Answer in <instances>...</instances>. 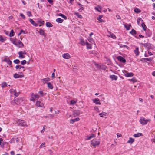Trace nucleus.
Returning <instances> with one entry per match:
<instances>
[{
	"label": "nucleus",
	"instance_id": "nucleus-37",
	"mask_svg": "<svg viewBox=\"0 0 155 155\" xmlns=\"http://www.w3.org/2000/svg\"><path fill=\"white\" fill-rule=\"evenodd\" d=\"M46 26L49 27H51L52 26V25L49 22H47L46 23Z\"/></svg>",
	"mask_w": 155,
	"mask_h": 155
},
{
	"label": "nucleus",
	"instance_id": "nucleus-54",
	"mask_svg": "<svg viewBox=\"0 0 155 155\" xmlns=\"http://www.w3.org/2000/svg\"><path fill=\"white\" fill-rule=\"evenodd\" d=\"M26 60H24L21 61V64L22 65H24L26 63Z\"/></svg>",
	"mask_w": 155,
	"mask_h": 155
},
{
	"label": "nucleus",
	"instance_id": "nucleus-11",
	"mask_svg": "<svg viewBox=\"0 0 155 155\" xmlns=\"http://www.w3.org/2000/svg\"><path fill=\"white\" fill-rule=\"evenodd\" d=\"M16 45H18L19 47L23 46H24L23 43L19 40H18Z\"/></svg>",
	"mask_w": 155,
	"mask_h": 155
},
{
	"label": "nucleus",
	"instance_id": "nucleus-20",
	"mask_svg": "<svg viewBox=\"0 0 155 155\" xmlns=\"http://www.w3.org/2000/svg\"><path fill=\"white\" fill-rule=\"evenodd\" d=\"M99 101V99L97 98H96L93 100V102L94 103L96 104L101 105V103L100 102H98Z\"/></svg>",
	"mask_w": 155,
	"mask_h": 155
},
{
	"label": "nucleus",
	"instance_id": "nucleus-42",
	"mask_svg": "<svg viewBox=\"0 0 155 155\" xmlns=\"http://www.w3.org/2000/svg\"><path fill=\"white\" fill-rule=\"evenodd\" d=\"M18 41V40L17 39H13L12 40V41L13 44H14L16 45L17 43V42Z\"/></svg>",
	"mask_w": 155,
	"mask_h": 155
},
{
	"label": "nucleus",
	"instance_id": "nucleus-64",
	"mask_svg": "<svg viewBox=\"0 0 155 155\" xmlns=\"http://www.w3.org/2000/svg\"><path fill=\"white\" fill-rule=\"evenodd\" d=\"M117 136L118 138L121 137L122 136L121 134L119 133H117Z\"/></svg>",
	"mask_w": 155,
	"mask_h": 155
},
{
	"label": "nucleus",
	"instance_id": "nucleus-32",
	"mask_svg": "<svg viewBox=\"0 0 155 155\" xmlns=\"http://www.w3.org/2000/svg\"><path fill=\"white\" fill-rule=\"evenodd\" d=\"M15 68L16 69H20L21 68H24V67L20 65H17L16 66Z\"/></svg>",
	"mask_w": 155,
	"mask_h": 155
},
{
	"label": "nucleus",
	"instance_id": "nucleus-60",
	"mask_svg": "<svg viewBox=\"0 0 155 155\" xmlns=\"http://www.w3.org/2000/svg\"><path fill=\"white\" fill-rule=\"evenodd\" d=\"M45 144V143H43L39 147L40 148H41L43 147H45V146H43Z\"/></svg>",
	"mask_w": 155,
	"mask_h": 155
},
{
	"label": "nucleus",
	"instance_id": "nucleus-28",
	"mask_svg": "<svg viewBox=\"0 0 155 155\" xmlns=\"http://www.w3.org/2000/svg\"><path fill=\"white\" fill-rule=\"evenodd\" d=\"M31 94L35 98V99H38L40 97V96H39L36 94H34V93H32Z\"/></svg>",
	"mask_w": 155,
	"mask_h": 155
},
{
	"label": "nucleus",
	"instance_id": "nucleus-9",
	"mask_svg": "<svg viewBox=\"0 0 155 155\" xmlns=\"http://www.w3.org/2000/svg\"><path fill=\"white\" fill-rule=\"evenodd\" d=\"M50 79L49 78H45L41 80L42 82L44 84L49 83L48 81H49Z\"/></svg>",
	"mask_w": 155,
	"mask_h": 155
},
{
	"label": "nucleus",
	"instance_id": "nucleus-36",
	"mask_svg": "<svg viewBox=\"0 0 155 155\" xmlns=\"http://www.w3.org/2000/svg\"><path fill=\"white\" fill-rule=\"evenodd\" d=\"M143 21V20L141 19V18H138L137 20V22L138 24L140 25V22L141 21V22H142Z\"/></svg>",
	"mask_w": 155,
	"mask_h": 155
},
{
	"label": "nucleus",
	"instance_id": "nucleus-15",
	"mask_svg": "<svg viewBox=\"0 0 155 155\" xmlns=\"http://www.w3.org/2000/svg\"><path fill=\"white\" fill-rule=\"evenodd\" d=\"M107 36L108 37H111L114 39H115L116 38V36L114 34L110 32L109 33L108 35H107Z\"/></svg>",
	"mask_w": 155,
	"mask_h": 155
},
{
	"label": "nucleus",
	"instance_id": "nucleus-14",
	"mask_svg": "<svg viewBox=\"0 0 155 155\" xmlns=\"http://www.w3.org/2000/svg\"><path fill=\"white\" fill-rule=\"evenodd\" d=\"M63 57L65 59H68L70 58V56L68 53L64 54L62 55Z\"/></svg>",
	"mask_w": 155,
	"mask_h": 155
},
{
	"label": "nucleus",
	"instance_id": "nucleus-58",
	"mask_svg": "<svg viewBox=\"0 0 155 155\" xmlns=\"http://www.w3.org/2000/svg\"><path fill=\"white\" fill-rule=\"evenodd\" d=\"M144 59L145 60H146L148 61H152V59L151 58H144Z\"/></svg>",
	"mask_w": 155,
	"mask_h": 155
},
{
	"label": "nucleus",
	"instance_id": "nucleus-10",
	"mask_svg": "<svg viewBox=\"0 0 155 155\" xmlns=\"http://www.w3.org/2000/svg\"><path fill=\"white\" fill-rule=\"evenodd\" d=\"M81 114V111L78 110H75L73 112V114L75 116H77Z\"/></svg>",
	"mask_w": 155,
	"mask_h": 155
},
{
	"label": "nucleus",
	"instance_id": "nucleus-30",
	"mask_svg": "<svg viewBox=\"0 0 155 155\" xmlns=\"http://www.w3.org/2000/svg\"><path fill=\"white\" fill-rule=\"evenodd\" d=\"M18 54L19 55V58H25V56H24L23 54H21V52L20 51L18 53Z\"/></svg>",
	"mask_w": 155,
	"mask_h": 155
},
{
	"label": "nucleus",
	"instance_id": "nucleus-31",
	"mask_svg": "<svg viewBox=\"0 0 155 155\" xmlns=\"http://www.w3.org/2000/svg\"><path fill=\"white\" fill-rule=\"evenodd\" d=\"M141 25L144 30L145 31L147 27L145 24L143 22L141 23Z\"/></svg>",
	"mask_w": 155,
	"mask_h": 155
},
{
	"label": "nucleus",
	"instance_id": "nucleus-13",
	"mask_svg": "<svg viewBox=\"0 0 155 155\" xmlns=\"http://www.w3.org/2000/svg\"><path fill=\"white\" fill-rule=\"evenodd\" d=\"M80 120V119L78 117H77L74 119H71L70 120V123L71 124H73L76 121H78Z\"/></svg>",
	"mask_w": 155,
	"mask_h": 155
},
{
	"label": "nucleus",
	"instance_id": "nucleus-34",
	"mask_svg": "<svg viewBox=\"0 0 155 155\" xmlns=\"http://www.w3.org/2000/svg\"><path fill=\"white\" fill-rule=\"evenodd\" d=\"M80 44L82 45H84L86 44V43L84 42L83 39L82 38L80 39Z\"/></svg>",
	"mask_w": 155,
	"mask_h": 155
},
{
	"label": "nucleus",
	"instance_id": "nucleus-44",
	"mask_svg": "<svg viewBox=\"0 0 155 155\" xmlns=\"http://www.w3.org/2000/svg\"><path fill=\"white\" fill-rule=\"evenodd\" d=\"M47 128V127L46 125H44L43 126V129L41 130V132L42 133H43L45 130Z\"/></svg>",
	"mask_w": 155,
	"mask_h": 155
},
{
	"label": "nucleus",
	"instance_id": "nucleus-41",
	"mask_svg": "<svg viewBox=\"0 0 155 155\" xmlns=\"http://www.w3.org/2000/svg\"><path fill=\"white\" fill-rule=\"evenodd\" d=\"M7 86V83L5 82H3L2 83V88L6 87Z\"/></svg>",
	"mask_w": 155,
	"mask_h": 155
},
{
	"label": "nucleus",
	"instance_id": "nucleus-17",
	"mask_svg": "<svg viewBox=\"0 0 155 155\" xmlns=\"http://www.w3.org/2000/svg\"><path fill=\"white\" fill-rule=\"evenodd\" d=\"M94 9H95V10L99 12H101V10L102 9V7L100 6L99 5H98L96 7H95L94 8Z\"/></svg>",
	"mask_w": 155,
	"mask_h": 155
},
{
	"label": "nucleus",
	"instance_id": "nucleus-48",
	"mask_svg": "<svg viewBox=\"0 0 155 155\" xmlns=\"http://www.w3.org/2000/svg\"><path fill=\"white\" fill-rule=\"evenodd\" d=\"M141 44L144 47L147 48L149 47V45L148 43H141Z\"/></svg>",
	"mask_w": 155,
	"mask_h": 155
},
{
	"label": "nucleus",
	"instance_id": "nucleus-1",
	"mask_svg": "<svg viewBox=\"0 0 155 155\" xmlns=\"http://www.w3.org/2000/svg\"><path fill=\"white\" fill-rule=\"evenodd\" d=\"M151 121L150 119H146L145 118L143 117H140L139 120L140 122L143 125L147 124L148 122H150Z\"/></svg>",
	"mask_w": 155,
	"mask_h": 155
},
{
	"label": "nucleus",
	"instance_id": "nucleus-59",
	"mask_svg": "<svg viewBox=\"0 0 155 155\" xmlns=\"http://www.w3.org/2000/svg\"><path fill=\"white\" fill-rule=\"evenodd\" d=\"M120 47H126L127 48V46L125 45H122L121 44L120 45Z\"/></svg>",
	"mask_w": 155,
	"mask_h": 155
},
{
	"label": "nucleus",
	"instance_id": "nucleus-63",
	"mask_svg": "<svg viewBox=\"0 0 155 155\" xmlns=\"http://www.w3.org/2000/svg\"><path fill=\"white\" fill-rule=\"evenodd\" d=\"M51 77L52 78H55V74L54 73H53L52 74Z\"/></svg>",
	"mask_w": 155,
	"mask_h": 155
},
{
	"label": "nucleus",
	"instance_id": "nucleus-25",
	"mask_svg": "<svg viewBox=\"0 0 155 155\" xmlns=\"http://www.w3.org/2000/svg\"><path fill=\"white\" fill-rule=\"evenodd\" d=\"M47 87L51 89H52L53 88V86L50 82L47 83Z\"/></svg>",
	"mask_w": 155,
	"mask_h": 155
},
{
	"label": "nucleus",
	"instance_id": "nucleus-55",
	"mask_svg": "<svg viewBox=\"0 0 155 155\" xmlns=\"http://www.w3.org/2000/svg\"><path fill=\"white\" fill-rule=\"evenodd\" d=\"M35 99H36L31 94V97L30 100L31 101H33L34 102H35Z\"/></svg>",
	"mask_w": 155,
	"mask_h": 155
},
{
	"label": "nucleus",
	"instance_id": "nucleus-61",
	"mask_svg": "<svg viewBox=\"0 0 155 155\" xmlns=\"http://www.w3.org/2000/svg\"><path fill=\"white\" fill-rule=\"evenodd\" d=\"M22 32H23L24 34L25 33V32L23 30H21L20 31V33L18 34V35L19 36L22 33Z\"/></svg>",
	"mask_w": 155,
	"mask_h": 155
},
{
	"label": "nucleus",
	"instance_id": "nucleus-38",
	"mask_svg": "<svg viewBox=\"0 0 155 155\" xmlns=\"http://www.w3.org/2000/svg\"><path fill=\"white\" fill-rule=\"evenodd\" d=\"M88 40L91 44H92L94 43V40L92 38L89 37L88 38Z\"/></svg>",
	"mask_w": 155,
	"mask_h": 155
},
{
	"label": "nucleus",
	"instance_id": "nucleus-24",
	"mask_svg": "<svg viewBox=\"0 0 155 155\" xmlns=\"http://www.w3.org/2000/svg\"><path fill=\"white\" fill-rule=\"evenodd\" d=\"M86 45L87 46V48L88 49H91L92 48V44H89L88 43L86 42Z\"/></svg>",
	"mask_w": 155,
	"mask_h": 155
},
{
	"label": "nucleus",
	"instance_id": "nucleus-3",
	"mask_svg": "<svg viewBox=\"0 0 155 155\" xmlns=\"http://www.w3.org/2000/svg\"><path fill=\"white\" fill-rule=\"evenodd\" d=\"M17 124L19 126H27V125H26V122L23 120H19L17 122Z\"/></svg>",
	"mask_w": 155,
	"mask_h": 155
},
{
	"label": "nucleus",
	"instance_id": "nucleus-23",
	"mask_svg": "<svg viewBox=\"0 0 155 155\" xmlns=\"http://www.w3.org/2000/svg\"><path fill=\"white\" fill-rule=\"evenodd\" d=\"M4 61L7 62V63L9 65H11L12 64L11 61L10 60L9 58H5L4 60Z\"/></svg>",
	"mask_w": 155,
	"mask_h": 155
},
{
	"label": "nucleus",
	"instance_id": "nucleus-6",
	"mask_svg": "<svg viewBox=\"0 0 155 155\" xmlns=\"http://www.w3.org/2000/svg\"><path fill=\"white\" fill-rule=\"evenodd\" d=\"M117 59L119 61L123 63H124L126 62V60L121 56H118L117 57Z\"/></svg>",
	"mask_w": 155,
	"mask_h": 155
},
{
	"label": "nucleus",
	"instance_id": "nucleus-27",
	"mask_svg": "<svg viewBox=\"0 0 155 155\" xmlns=\"http://www.w3.org/2000/svg\"><path fill=\"white\" fill-rule=\"evenodd\" d=\"M103 16L102 15H100L97 17V19L100 21L101 22H104V21L102 19H101V18H102Z\"/></svg>",
	"mask_w": 155,
	"mask_h": 155
},
{
	"label": "nucleus",
	"instance_id": "nucleus-39",
	"mask_svg": "<svg viewBox=\"0 0 155 155\" xmlns=\"http://www.w3.org/2000/svg\"><path fill=\"white\" fill-rule=\"evenodd\" d=\"M74 14L78 16V17L80 18H82V15L80 14H79L78 13V12H75Z\"/></svg>",
	"mask_w": 155,
	"mask_h": 155
},
{
	"label": "nucleus",
	"instance_id": "nucleus-5",
	"mask_svg": "<svg viewBox=\"0 0 155 155\" xmlns=\"http://www.w3.org/2000/svg\"><path fill=\"white\" fill-rule=\"evenodd\" d=\"M124 75H125V76L126 77H133L134 75V74L132 73H129V72H127V71H126L125 70L124 71Z\"/></svg>",
	"mask_w": 155,
	"mask_h": 155
},
{
	"label": "nucleus",
	"instance_id": "nucleus-19",
	"mask_svg": "<svg viewBox=\"0 0 155 155\" xmlns=\"http://www.w3.org/2000/svg\"><path fill=\"white\" fill-rule=\"evenodd\" d=\"M134 139L130 137L129 140L127 141V143L130 144H132L134 142Z\"/></svg>",
	"mask_w": 155,
	"mask_h": 155
},
{
	"label": "nucleus",
	"instance_id": "nucleus-50",
	"mask_svg": "<svg viewBox=\"0 0 155 155\" xmlns=\"http://www.w3.org/2000/svg\"><path fill=\"white\" fill-rule=\"evenodd\" d=\"M14 62L15 64H18L20 63V61L18 59H15L14 61Z\"/></svg>",
	"mask_w": 155,
	"mask_h": 155
},
{
	"label": "nucleus",
	"instance_id": "nucleus-53",
	"mask_svg": "<svg viewBox=\"0 0 155 155\" xmlns=\"http://www.w3.org/2000/svg\"><path fill=\"white\" fill-rule=\"evenodd\" d=\"M38 93L41 95V96H40L41 97H42L43 96L44 93H43V92L42 91H40L38 92Z\"/></svg>",
	"mask_w": 155,
	"mask_h": 155
},
{
	"label": "nucleus",
	"instance_id": "nucleus-18",
	"mask_svg": "<svg viewBox=\"0 0 155 155\" xmlns=\"http://www.w3.org/2000/svg\"><path fill=\"white\" fill-rule=\"evenodd\" d=\"M39 33L41 35H43L44 36H45V35H46L45 33V32L44 30H43L41 29H39Z\"/></svg>",
	"mask_w": 155,
	"mask_h": 155
},
{
	"label": "nucleus",
	"instance_id": "nucleus-33",
	"mask_svg": "<svg viewBox=\"0 0 155 155\" xmlns=\"http://www.w3.org/2000/svg\"><path fill=\"white\" fill-rule=\"evenodd\" d=\"M3 139L1 138H0V146H1L2 147H3L5 144L4 143H2L3 142Z\"/></svg>",
	"mask_w": 155,
	"mask_h": 155
},
{
	"label": "nucleus",
	"instance_id": "nucleus-4",
	"mask_svg": "<svg viewBox=\"0 0 155 155\" xmlns=\"http://www.w3.org/2000/svg\"><path fill=\"white\" fill-rule=\"evenodd\" d=\"M23 101V99L21 97L15 99V103L17 105H19Z\"/></svg>",
	"mask_w": 155,
	"mask_h": 155
},
{
	"label": "nucleus",
	"instance_id": "nucleus-35",
	"mask_svg": "<svg viewBox=\"0 0 155 155\" xmlns=\"http://www.w3.org/2000/svg\"><path fill=\"white\" fill-rule=\"evenodd\" d=\"M95 136L94 134H92L91 135V136H90L89 137H88L86 139L87 140H90L91 138H93L94 137H95Z\"/></svg>",
	"mask_w": 155,
	"mask_h": 155
},
{
	"label": "nucleus",
	"instance_id": "nucleus-40",
	"mask_svg": "<svg viewBox=\"0 0 155 155\" xmlns=\"http://www.w3.org/2000/svg\"><path fill=\"white\" fill-rule=\"evenodd\" d=\"M58 15L63 18L65 19H67V17L64 15L63 14H62L61 13H60V14H58Z\"/></svg>",
	"mask_w": 155,
	"mask_h": 155
},
{
	"label": "nucleus",
	"instance_id": "nucleus-51",
	"mask_svg": "<svg viewBox=\"0 0 155 155\" xmlns=\"http://www.w3.org/2000/svg\"><path fill=\"white\" fill-rule=\"evenodd\" d=\"M76 101H75V100H71L70 101V104H71L74 105V104H75L76 103Z\"/></svg>",
	"mask_w": 155,
	"mask_h": 155
},
{
	"label": "nucleus",
	"instance_id": "nucleus-2",
	"mask_svg": "<svg viewBox=\"0 0 155 155\" xmlns=\"http://www.w3.org/2000/svg\"><path fill=\"white\" fill-rule=\"evenodd\" d=\"M100 142L97 139H93L91 141V146L95 147L96 146H98L100 144Z\"/></svg>",
	"mask_w": 155,
	"mask_h": 155
},
{
	"label": "nucleus",
	"instance_id": "nucleus-57",
	"mask_svg": "<svg viewBox=\"0 0 155 155\" xmlns=\"http://www.w3.org/2000/svg\"><path fill=\"white\" fill-rule=\"evenodd\" d=\"M0 41L2 42H3L4 41L3 38L1 36H0Z\"/></svg>",
	"mask_w": 155,
	"mask_h": 155
},
{
	"label": "nucleus",
	"instance_id": "nucleus-21",
	"mask_svg": "<svg viewBox=\"0 0 155 155\" xmlns=\"http://www.w3.org/2000/svg\"><path fill=\"white\" fill-rule=\"evenodd\" d=\"M29 21L34 26H37L38 25L32 19H30Z\"/></svg>",
	"mask_w": 155,
	"mask_h": 155
},
{
	"label": "nucleus",
	"instance_id": "nucleus-16",
	"mask_svg": "<svg viewBox=\"0 0 155 155\" xmlns=\"http://www.w3.org/2000/svg\"><path fill=\"white\" fill-rule=\"evenodd\" d=\"M109 77L111 78L112 80H117L118 77L117 76L114 75H111Z\"/></svg>",
	"mask_w": 155,
	"mask_h": 155
},
{
	"label": "nucleus",
	"instance_id": "nucleus-26",
	"mask_svg": "<svg viewBox=\"0 0 155 155\" xmlns=\"http://www.w3.org/2000/svg\"><path fill=\"white\" fill-rule=\"evenodd\" d=\"M124 26L125 27V28H126V29L127 30H129L130 29V27L131 26V25L130 24H124Z\"/></svg>",
	"mask_w": 155,
	"mask_h": 155
},
{
	"label": "nucleus",
	"instance_id": "nucleus-29",
	"mask_svg": "<svg viewBox=\"0 0 155 155\" xmlns=\"http://www.w3.org/2000/svg\"><path fill=\"white\" fill-rule=\"evenodd\" d=\"M63 20L61 18H58L56 19V21L58 23H61L63 21Z\"/></svg>",
	"mask_w": 155,
	"mask_h": 155
},
{
	"label": "nucleus",
	"instance_id": "nucleus-49",
	"mask_svg": "<svg viewBox=\"0 0 155 155\" xmlns=\"http://www.w3.org/2000/svg\"><path fill=\"white\" fill-rule=\"evenodd\" d=\"M134 11L136 13H138L140 12L141 10L138 8H136L134 10Z\"/></svg>",
	"mask_w": 155,
	"mask_h": 155
},
{
	"label": "nucleus",
	"instance_id": "nucleus-22",
	"mask_svg": "<svg viewBox=\"0 0 155 155\" xmlns=\"http://www.w3.org/2000/svg\"><path fill=\"white\" fill-rule=\"evenodd\" d=\"M133 136L135 137H137L140 136H143V134L140 133H138L137 134H134Z\"/></svg>",
	"mask_w": 155,
	"mask_h": 155
},
{
	"label": "nucleus",
	"instance_id": "nucleus-43",
	"mask_svg": "<svg viewBox=\"0 0 155 155\" xmlns=\"http://www.w3.org/2000/svg\"><path fill=\"white\" fill-rule=\"evenodd\" d=\"M107 113L105 112H103V113H101L99 114L100 116L101 117H103L104 116H106Z\"/></svg>",
	"mask_w": 155,
	"mask_h": 155
},
{
	"label": "nucleus",
	"instance_id": "nucleus-62",
	"mask_svg": "<svg viewBox=\"0 0 155 155\" xmlns=\"http://www.w3.org/2000/svg\"><path fill=\"white\" fill-rule=\"evenodd\" d=\"M20 15L24 19H25V16L22 13H21L20 14Z\"/></svg>",
	"mask_w": 155,
	"mask_h": 155
},
{
	"label": "nucleus",
	"instance_id": "nucleus-56",
	"mask_svg": "<svg viewBox=\"0 0 155 155\" xmlns=\"http://www.w3.org/2000/svg\"><path fill=\"white\" fill-rule=\"evenodd\" d=\"M94 109L96 111L99 112V109L96 106H95L94 107Z\"/></svg>",
	"mask_w": 155,
	"mask_h": 155
},
{
	"label": "nucleus",
	"instance_id": "nucleus-8",
	"mask_svg": "<svg viewBox=\"0 0 155 155\" xmlns=\"http://www.w3.org/2000/svg\"><path fill=\"white\" fill-rule=\"evenodd\" d=\"M36 105L37 106L41 107H44V105L42 103H41L40 101H36Z\"/></svg>",
	"mask_w": 155,
	"mask_h": 155
},
{
	"label": "nucleus",
	"instance_id": "nucleus-47",
	"mask_svg": "<svg viewBox=\"0 0 155 155\" xmlns=\"http://www.w3.org/2000/svg\"><path fill=\"white\" fill-rule=\"evenodd\" d=\"M130 33L132 35H134L136 33V32L134 29H132L130 31Z\"/></svg>",
	"mask_w": 155,
	"mask_h": 155
},
{
	"label": "nucleus",
	"instance_id": "nucleus-46",
	"mask_svg": "<svg viewBox=\"0 0 155 155\" xmlns=\"http://www.w3.org/2000/svg\"><path fill=\"white\" fill-rule=\"evenodd\" d=\"M129 80L132 81L133 83L134 82H136L137 81V80L136 79L134 78H132V79H129Z\"/></svg>",
	"mask_w": 155,
	"mask_h": 155
},
{
	"label": "nucleus",
	"instance_id": "nucleus-7",
	"mask_svg": "<svg viewBox=\"0 0 155 155\" xmlns=\"http://www.w3.org/2000/svg\"><path fill=\"white\" fill-rule=\"evenodd\" d=\"M14 78H21L24 77V74L19 75L18 74L16 73L14 75Z\"/></svg>",
	"mask_w": 155,
	"mask_h": 155
},
{
	"label": "nucleus",
	"instance_id": "nucleus-45",
	"mask_svg": "<svg viewBox=\"0 0 155 155\" xmlns=\"http://www.w3.org/2000/svg\"><path fill=\"white\" fill-rule=\"evenodd\" d=\"M14 32L13 30H11V32L9 35V36L10 37H12L14 36Z\"/></svg>",
	"mask_w": 155,
	"mask_h": 155
},
{
	"label": "nucleus",
	"instance_id": "nucleus-12",
	"mask_svg": "<svg viewBox=\"0 0 155 155\" xmlns=\"http://www.w3.org/2000/svg\"><path fill=\"white\" fill-rule=\"evenodd\" d=\"M134 52L136 56H137L139 55L140 52L139 51V48L138 47H136L134 51Z\"/></svg>",
	"mask_w": 155,
	"mask_h": 155
},
{
	"label": "nucleus",
	"instance_id": "nucleus-52",
	"mask_svg": "<svg viewBox=\"0 0 155 155\" xmlns=\"http://www.w3.org/2000/svg\"><path fill=\"white\" fill-rule=\"evenodd\" d=\"M27 15L29 17H30V16H32L31 13L30 11H28L27 12Z\"/></svg>",
	"mask_w": 155,
	"mask_h": 155
}]
</instances>
